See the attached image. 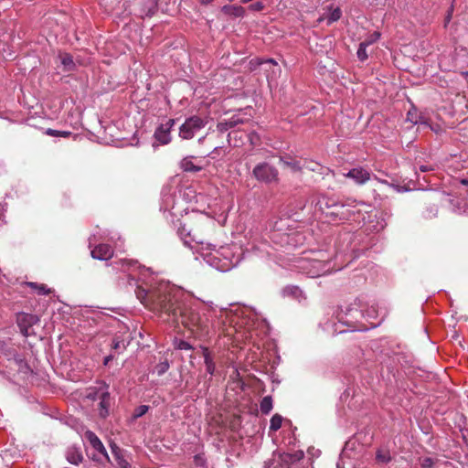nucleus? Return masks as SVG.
<instances>
[{
	"instance_id": "obj_29",
	"label": "nucleus",
	"mask_w": 468,
	"mask_h": 468,
	"mask_svg": "<svg viewBox=\"0 0 468 468\" xmlns=\"http://www.w3.org/2000/svg\"><path fill=\"white\" fill-rule=\"evenodd\" d=\"M341 10L339 8H335L331 11L327 16V24L330 25L333 22L337 21L341 17Z\"/></svg>"
},
{
	"instance_id": "obj_48",
	"label": "nucleus",
	"mask_w": 468,
	"mask_h": 468,
	"mask_svg": "<svg viewBox=\"0 0 468 468\" xmlns=\"http://www.w3.org/2000/svg\"><path fill=\"white\" fill-rule=\"evenodd\" d=\"M462 183L465 186H468V179L462 180Z\"/></svg>"
},
{
	"instance_id": "obj_17",
	"label": "nucleus",
	"mask_w": 468,
	"mask_h": 468,
	"mask_svg": "<svg viewBox=\"0 0 468 468\" xmlns=\"http://www.w3.org/2000/svg\"><path fill=\"white\" fill-rule=\"evenodd\" d=\"M221 11L228 16L234 17H243L245 15V9L241 5H226L222 6Z\"/></svg>"
},
{
	"instance_id": "obj_7",
	"label": "nucleus",
	"mask_w": 468,
	"mask_h": 468,
	"mask_svg": "<svg viewBox=\"0 0 468 468\" xmlns=\"http://www.w3.org/2000/svg\"><path fill=\"white\" fill-rule=\"evenodd\" d=\"M174 124L175 120L168 119L165 123L160 124L156 128L154 136L155 140L160 143V144H167L171 142L170 132Z\"/></svg>"
},
{
	"instance_id": "obj_33",
	"label": "nucleus",
	"mask_w": 468,
	"mask_h": 468,
	"mask_svg": "<svg viewBox=\"0 0 468 468\" xmlns=\"http://www.w3.org/2000/svg\"><path fill=\"white\" fill-rule=\"evenodd\" d=\"M148 410H149V407L146 405H141V406L137 407L134 410L133 418L138 419V418L144 416L148 411Z\"/></svg>"
},
{
	"instance_id": "obj_34",
	"label": "nucleus",
	"mask_w": 468,
	"mask_h": 468,
	"mask_svg": "<svg viewBox=\"0 0 468 468\" xmlns=\"http://www.w3.org/2000/svg\"><path fill=\"white\" fill-rule=\"evenodd\" d=\"M378 461L387 463L390 461V455L388 452L378 451L377 453Z\"/></svg>"
},
{
	"instance_id": "obj_2",
	"label": "nucleus",
	"mask_w": 468,
	"mask_h": 468,
	"mask_svg": "<svg viewBox=\"0 0 468 468\" xmlns=\"http://www.w3.org/2000/svg\"><path fill=\"white\" fill-rule=\"evenodd\" d=\"M211 244L201 245L199 253L203 260L216 270L225 272L237 266L240 261L229 246L211 249Z\"/></svg>"
},
{
	"instance_id": "obj_14",
	"label": "nucleus",
	"mask_w": 468,
	"mask_h": 468,
	"mask_svg": "<svg viewBox=\"0 0 468 468\" xmlns=\"http://www.w3.org/2000/svg\"><path fill=\"white\" fill-rule=\"evenodd\" d=\"M200 349H201L202 356L204 358L206 371L209 375H213L216 371V364L214 361V355L206 346H201Z\"/></svg>"
},
{
	"instance_id": "obj_21",
	"label": "nucleus",
	"mask_w": 468,
	"mask_h": 468,
	"mask_svg": "<svg viewBox=\"0 0 468 468\" xmlns=\"http://www.w3.org/2000/svg\"><path fill=\"white\" fill-rule=\"evenodd\" d=\"M250 120V117L246 116V113H243L241 111L233 114L228 121L229 122V125L234 128L239 124L245 123Z\"/></svg>"
},
{
	"instance_id": "obj_39",
	"label": "nucleus",
	"mask_w": 468,
	"mask_h": 468,
	"mask_svg": "<svg viewBox=\"0 0 468 468\" xmlns=\"http://www.w3.org/2000/svg\"><path fill=\"white\" fill-rule=\"evenodd\" d=\"M432 465H433V462L431 458H425L421 463V466L423 468H431Z\"/></svg>"
},
{
	"instance_id": "obj_44",
	"label": "nucleus",
	"mask_w": 468,
	"mask_h": 468,
	"mask_svg": "<svg viewBox=\"0 0 468 468\" xmlns=\"http://www.w3.org/2000/svg\"><path fill=\"white\" fill-rule=\"evenodd\" d=\"M254 136H255V134H250V142H251V144H255V142H254L255 137H254Z\"/></svg>"
},
{
	"instance_id": "obj_28",
	"label": "nucleus",
	"mask_w": 468,
	"mask_h": 468,
	"mask_svg": "<svg viewBox=\"0 0 468 468\" xmlns=\"http://www.w3.org/2000/svg\"><path fill=\"white\" fill-rule=\"evenodd\" d=\"M367 46L366 44H363L362 42L359 44L356 55L359 60L365 61L367 58Z\"/></svg>"
},
{
	"instance_id": "obj_16",
	"label": "nucleus",
	"mask_w": 468,
	"mask_h": 468,
	"mask_svg": "<svg viewBox=\"0 0 468 468\" xmlns=\"http://www.w3.org/2000/svg\"><path fill=\"white\" fill-rule=\"evenodd\" d=\"M66 459L69 463L78 465L82 462L83 456L78 448L69 447L66 452Z\"/></svg>"
},
{
	"instance_id": "obj_6",
	"label": "nucleus",
	"mask_w": 468,
	"mask_h": 468,
	"mask_svg": "<svg viewBox=\"0 0 468 468\" xmlns=\"http://www.w3.org/2000/svg\"><path fill=\"white\" fill-rule=\"evenodd\" d=\"M253 177L264 184H272L279 181L278 169L267 162H261L255 165L252 170Z\"/></svg>"
},
{
	"instance_id": "obj_30",
	"label": "nucleus",
	"mask_w": 468,
	"mask_h": 468,
	"mask_svg": "<svg viewBox=\"0 0 468 468\" xmlns=\"http://www.w3.org/2000/svg\"><path fill=\"white\" fill-rule=\"evenodd\" d=\"M380 37L379 32H374L373 34L369 35L364 41H362L363 44H366V46L369 47L370 45L377 42Z\"/></svg>"
},
{
	"instance_id": "obj_5",
	"label": "nucleus",
	"mask_w": 468,
	"mask_h": 468,
	"mask_svg": "<svg viewBox=\"0 0 468 468\" xmlns=\"http://www.w3.org/2000/svg\"><path fill=\"white\" fill-rule=\"evenodd\" d=\"M207 123V118L198 115L190 116L186 118L184 123L179 127V137L183 140H190L197 133L203 129Z\"/></svg>"
},
{
	"instance_id": "obj_43",
	"label": "nucleus",
	"mask_w": 468,
	"mask_h": 468,
	"mask_svg": "<svg viewBox=\"0 0 468 468\" xmlns=\"http://www.w3.org/2000/svg\"><path fill=\"white\" fill-rule=\"evenodd\" d=\"M218 150V147H215L214 150L207 154V156H210L211 158H215L216 157L215 154H217Z\"/></svg>"
},
{
	"instance_id": "obj_45",
	"label": "nucleus",
	"mask_w": 468,
	"mask_h": 468,
	"mask_svg": "<svg viewBox=\"0 0 468 468\" xmlns=\"http://www.w3.org/2000/svg\"><path fill=\"white\" fill-rule=\"evenodd\" d=\"M213 0H200L201 4L203 5H207L209 4L210 2H212Z\"/></svg>"
},
{
	"instance_id": "obj_50",
	"label": "nucleus",
	"mask_w": 468,
	"mask_h": 468,
	"mask_svg": "<svg viewBox=\"0 0 468 468\" xmlns=\"http://www.w3.org/2000/svg\"><path fill=\"white\" fill-rule=\"evenodd\" d=\"M231 136H232V133H229V144L231 143Z\"/></svg>"
},
{
	"instance_id": "obj_35",
	"label": "nucleus",
	"mask_w": 468,
	"mask_h": 468,
	"mask_svg": "<svg viewBox=\"0 0 468 468\" xmlns=\"http://www.w3.org/2000/svg\"><path fill=\"white\" fill-rule=\"evenodd\" d=\"M232 127L229 125V122L228 120H224L223 122H219L217 125V129L219 133H223Z\"/></svg>"
},
{
	"instance_id": "obj_19",
	"label": "nucleus",
	"mask_w": 468,
	"mask_h": 468,
	"mask_svg": "<svg viewBox=\"0 0 468 468\" xmlns=\"http://www.w3.org/2000/svg\"><path fill=\"white\" fill-rule=\"evenodd\" d=\"M99 406L101 417L105 418L109 414V408L111 406V398L108 392L102 393Z\"/></svg>"
},
{
	"instance_id": "obj_47",
	"label": "nucleus",
	"mask_w": 468,
	"mask_h": 468,
	"mask_svg": "<svg viewBox=\"0 0 468 468\" xmlns=\"http://www.w3.org/2000/svg\"><path fill=\"white\" fill-rule=\"evenodd\" d=\"M205 138H206V136L200 137V138L198 139V141H197V142H198V144H203V142L205 141Z\"/></svg>"
},
{
	"instance_id": "obj_8",
	"label": "nucleus",
	"mask_w": 468,
	"mask_h": 468,
	"mask_svg": "<svg viewBox=\"0 0 468 468\" xmlns=\"http://www.w3.org/2000/svg\"><path fill=\"white\" fill-rule=\"evenodd\" d=\"M112 453L119 468H132L131 457L126 451L121 449L116 444L111 445Z\"/></svg>"
},
{
	"instance_id": "obj_26",
	"label": "nucleus",
	"mask_w": 468,
	"mask_h": 468,
	"mask_svg": "<svg viewBox=\"0 0 468 468\" xmlns=\"http://www.w3.org/2000/svg\"><path fill=\"white\" fill-rule=\"evenodd\" d=\"M283 294L300 298L303 294V292L297 286H287L283 289Z\"/></svg>"
},
{
	"instance_id": "obj_3",
	"label": "nucleus",
	"mask_w": 468,
	"mask_h": 468,
	"mask_svg": "<svg viewBox=\"0 0 468 468\" xmlns=\"http://www.w3.org/2000/svg\"><path fill=\"white\" fill-rule=\"evenodd\" d=\"M364 317V303L360 299L355 300L354 303L347 305L341 306L336 314L337 321L353 331L367 329L362 324Z\"/></svg>"
},
{
	"instance_id": "obj_1",
	"label": "nucleus",
	"mask_w": 468,
	"mask_h": 468,
	"mask_svg": "<svg viewBox=\"0 0 468 468\" xmlns=\"http://www.w3.org/2000/svg\"><path fill=\"white\" fill-rule=\"evenodd\" d=\"M112 268L123 272L130 285L136 286L135 293L140 302L154 312L160 313L164 320L169 323H181L197 339L207 340L216 334L218 324L214 318L218 310L212 303L201 306H186L180 301L182 294L168 282H161L149 289L138 284H146L149 269L143 267L137 261L122 259L112 263ZM220 314H228L226 309Z\"/></svg>"
},
{
	"instance_id": "obj_4",
	"label": "nucleus",
	"mask_w": 468,
	"mask_h": 468,
	"mask_svg": "<svg viewBox=\"0 0 468 468\" xmlns=\"http://www.w3.org/2000/svg\"><path fill=\"white\" fill-rule=\"evenodd\" d=\"M299 269L312 278L329 273L333 270L331 261L324 258V253L314 252L313 257L303 258L299 261Z\"/></svg>"
},
{
	"instance_id": "obj_27",
	"label": "nucleus",
	"mask_w": 468,
	"mask_h": 468,
	"mask_svg": "<svg viewBox=\"0 0 468 468\" xmlns=\"http://www.w3.org/2000/svg\"><path fill=\"white\" fill-rule=\"evenodd\" d=\"M282 423V417L279 414H274L271 419L270 430L276 431H278Z\"/></svg>"
},
{
	"instance_id": "obj_42",
	"label": "nucleus",
	"mask_w": 468,
	"mask_h": 468,
	"mask_svg": "<svg viewBox=\"0 0 468 468\" xmlns=\"http://www.w3.org/2000/svg\"><path fill=\"white\" fill-rule=\"evenodd\" d=\"M113 355H109L104 358L103 364L107 366L111 360L113 359Z\"/></svg>"
},
{
	"instance_id": "obj_37",
	"label": "nucleus",
	"mask_w": 468,
	"mask_h": 468,
	"mask_svg": "<svg viewBox=\"0 0 468 468\" xmlns=\"http://www.w3.org/2000/svg\"><path fill=\"white\" fill-rule=\"evenodd\" d=\"M265 5L262 2L257 1L249 6V9L253 12H260L264 9Z\"/></svg>"
},
{
	"instance_id": "obj_18",
	"label": "nucleus",
	"mask_w": 468,
	"mask_h": 468,
	"mask_svg": "<svg viewBox=\"0 0 468 468\" xmlns=\"http://www.w3.org/2000/svg\"><path fill=\"white\" fill-rule=\"evenodd\" d=\"M58 58L60 60V63L62 64L64 70L66 71H72L75 69L76 65L73 60V58L69 53H59Z\"/></svg>"
},
{
	"instance_id": "obj_32",
	"label": "nucleus",
	"mask_w": 468,
	"mask_h": 468,
	"mask_svg": "<svg viewBox=\"0 0 468 468\" xmlns=\"http://www.w3.org/2000/svg\"><path fill=\"white\" fill-rule=\"evenodd\" d=\"M112 348L115 351H122L126 348V345L122 340L119 338H114L112 341Z\"/></svg>"
},
{
	"instance_id": "obj_22",
	"label": "nucleus",
	"mask_w": 468,
	"mask_h": 468,
	"mask_svg": "<svg viewBox=\"0 0 468 468\" xmlns=\"http://www.w3.org/2000/svg\"><path fill=\"white\" fill-rule=\"evenodd\" d=\"M364 314L365 317L364 319L367 320H375L378 317V310L375 305L367 306L364 303Z\"/></svg>"
},
{
	"instance_id": "obj_36",
	"label": "nucleus",
	"mask_w": 468,
	"mask_h": 468,
	"mask_svg": "<svg viewBox=\"0 0 468 468\" xmlns=\"http://www.w3.org/2000/svg\"><path fill=\"white\" fill-rule=\"evenodd\" d=\"M47 133L51 136H63V137H69L71 135L70 132H60L58 130L48 129L47 131Z\"/></svg>"
},
{
	"instance_id": "obj_38",
	"label": "nucleus",
	"mask_w": 468,
	"mask_h": 468,
	"mask_svg": "<svg viewBox=\"0 0 468 468\" xmlns=\"http://www.w3.org/2000/svg\"><path fill=\"white\" fill-rule=\"evenodd\" d=\"M176 347L180 350H190L192 349V346L185 341V340H179L176 344Z\"/></svg>"
},
{
	"instance_id": "obj_11",
	"label": "nucleus",
	"mask_w": 468,
	"mask_h": 468,
	"mask_svg": "<svg viewBox=\"0 0 468 468\" xmlns=\"http://www.w3.org/2000/svg\"><path fill=\"white\" fill-rule=\"evenodd\" d=\"M178 234L184 244L192 250H198V249L196 248V245H203L202 241L197 240L196 238L191 235L190 230L186 229L185 225L178 229Z\"/></svg>"
},
{
	"instance_id": "obj_20",
	"label": "nucleus",
	"mask_w": 468,
	"mask_h": 468,
	"mask_svg": "<svg viewBox=\"0 0 468 468\" xmlns=\"http://www.w3.org/2000/svg\"><path fill=\"white\" fill-rule=\"evenodd\" d=\"M192 159L193 156H186L183 158L180 163L181 168L186 172H199L202 169V167L194 165Z\"/></svg>"
},
{
	"instance_id": "obj_24",
	"label": "nucleus",
	"mask_w": 468,
	"mask_h": 468,
	"mask_svg": "<svg viewBox=\"0 0 468 468\" xmlns=\"http://www.w3.org/2000/svg\"><path fill=\"white\" fill-rule=\"evenodd\" d=\"M260 409L263 414H269L271 412L272 410V399L270 396H266L261 399Z\"/></svg>"
},
{
	"instance_id": "obj_23",
	"label": "nucleus",
	"mask_w": 468,
	"mask_h": 468,
	"mask_svg": "<svg viewBox=\"0 0 468 468\" xmlns=\"http://www.w3.org/2000/svg\"><path fill=\"white\" fill-rule=\"evenodd\" d=\"M36 317L34 315H31V314H23L20 318H19V325L21 327V332L23 333L24 335H27V328H24L23 327V324L26 323L28 325H31L33 324L35 322H36Z\"/></svg>"
},
{
	"instance_id": "obj_13",
	"label": "nucleus",
	"mask_w": 468,
	"mask_h": 468,
	"mask_svg": "<svg viewBox=\"0 0 468 468\" xmlns=\"http://www.w3.org/2000/svg\"><path fill=\"white\" fill-rule=\"evenodd\" d=\"M316 206H318L319 209L323 212H324L326 208H335L336 210L338 207H344V205L338 200L325 195H323L318 198Z\"/></svg>"
},
{
	"instance_id": "obj_15",
	"label": "nucleus",
	"mask_w": 468,
	"mask_h": 468,
	"mask_svg": "<svg viewBox=\"0 0 468 468\" xmlns=\"http://www.w3.org/2000/svg\"><path fill=\"white\" fill-rule=\"evenodd\" d=\"M280 162L290 168L292 172H300L303 169L301 162L288 154L280 156Z\"/></svg>"
},
{
	"instance_id": "obj_49",
	"label": "nucleus",
	"mask_w": 468,
	"mask_h": 468,
	"mask_svg": "<svg viewBox=\"0 0 468 468\" xmlns=\"http://www.w3.org/2000/svg\"><path fill=\"white\" fill-rule=\"evenodd\" d=\"M266 62H269V63H272V64H275L274 60L270 58V59H267Z\"/></svg>"
},
{
	"instance_id": "obj_40",
	"label": "nucleus",
	"mask_w": 468,
	"mask_h": 468,
	"mask_svg": "<svg viewBox=\"0 0 468 468\" xmlns=\"http://www.w3.org/2000/svg\"><path fill=\"white\" fill-rule=\"evenodd\" d=\"M432 170H433V167L431 165H421L420 166V171L422 172V173L432 171Z\"/></svg>"
},
{
	"instance_id": "obj_31",
	"label": "nucleus",
	"mask_w": 468,
	"mask_h": 468,
	"mask_svg": "<svg viewBox=\"0 0 468 468\" xmlns=\"http://www.w3.org/2000/svg\"><path fill=\"white\" fill-rule=\"evenodd\" d=\"M169 368V363L165 360L164 362H160L158 365H156L154 371L157 373L158 376H161L165 374Z\"/></svg>"
},
{
	"instance_id": "obj_25",
	"label": "nucleus",
	"mask_w": 468,
	"mask_h": 468,
	"mask_svg": "<svg viewBox=\"0 0 468 468\" xmlns=\"http://www.w3.org/2000/svg\"><path fill=\"white\" fill-rule=\"evenodd\" d=\"M27 285L37 291V292L40 295L49 294L51 290L47 287L45 284H38L37 282H28Z\"/></svg>"
},
{
	"instance_id": "obj_10",
	"label": "nucleus",
	"mask_w": 468,
	"mask_h": 468,
	"mask_svg": "<svg viewBox=\"0 0 468 468\" xmlns=\"http://www.w3.org/2000/svg\"><path fill=\"white\" fill-rule=\"evenodd\" d=\"M345 176L353 179L356 184L363 185L370 180L371 174L366 168L355 167L345 174Z\"/></svg>"
},
{
	"instance_id": "obj_46",
	"label": "nucleus",
	"mask_w": 468,
	"mask_h": 468,
	"mask_svg": "<svg viewBox=\"0 0 468 468\" xmlns=\"http://www.w3.org/2000/svg\"><path fill=\"white\" fill-rule=\"evenodd\" d=\"M408 120L410 121L413 123H417L418 122L417 121H414L413 119H410V112H409V114H408Z\"/></svg>"
},
{
	"instance_id": "obj_12",
	"label": "nucleus",
	"mask_w": 468,
	"mask_h": 468,
	"mask_svg": "<svg viewBox=\"0 0 468 468\" xmlns=\"http://www.w3.org/2000/svg\"><path fill=\"white\" fill-rule=\"evenodd\" d=\"M112 254L113 250L108 244H99L91 250L92 258L100 261H107Z\"/></svg>"
},
{
	"instance_id": "obj_9",
	"label": "nucleus",
	"mask_w": 468,
	"mask_h": 468,
	"mask_svg": "<svg viewBox=\"0 0 468 468\" xmlns=\"http://www.w3.org/2000/svg\"><path fill=\"white\" fill-rule=\"evenodd\" d=\"M85 438L98 453L101 454L107 462H110V457L103 443L93 431H87L85 432Z\"/></svg>"
},
{
	"instance_id": "obj_41",
	"label": "nucleus",
	"mask_w": 468,
	"mask_h": 468,
	"mask_svg": "<svg viewBox=\"0 0 468 468\" xmlns=\"http://www.w3.org/2000/svg\"><path fill=\"white\" fill-rule=\"evenodd\" d=\"M452 12H453V6L452 5L448 11V14H447V16H446V23H448L451 18H452Z\"/></svg>"
}]
</instances>
